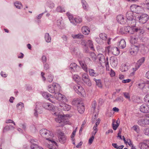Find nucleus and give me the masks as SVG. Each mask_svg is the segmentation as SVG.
<instances>
[{
    "label": "nucleus",
    "mask_w": 149,
    "mask_h": 149,
    "mask_svg": "<svg viewBox=\"0 0 149 149\" xmlns=\"http://www.w3.org/2000/svg\"><path fill=\"white\" fill-rule=\"evenodd\" d=\"M45 39L46 41L47 42H50L51 40V38L50 36L49 35V33H46L45 34Z\"/></svg>",
    "instance_id": "nucleus-33"
},
{
    "label": "nucleus",
    "mask_w": 149,
    "mask_h": 149,
    "mask_svg": "<svg viewBox=\"0 0 149 149\" xmlns=\"http://www.w3.org/2000/svg\"><path fill=\"white\" fill-rule=\"evenodd\" d=\"M31 149H43L35 143H33L32 144H31Z\"/></svg>",
    "instance_id": "nucleus-37"
},
{
    "label": "nucleus",
    "mask_w": 149,
    "mask_h": 149,
    "mask_svg": "<svg viewBox=\"0 0 149 149\" xmlns=\"http://www.w3.org/2000/svg\"><path fill=\"white\" fill-rule=\"evenodd\" d=\"M97 58L101 65H102V64H104L105 62V60L104 56L102 54H99L97 55Z\"/></svg>",
    "instance_id": "nucleus-19"
},
{
    "label": "nucleus",
    "mask_w": 149,
    "mask_h": 149,
    "mask_svg": "<svg viewBox=\"0 0 149 149\" xmlns=\"http://www.w3.org/2000/svg\"><path fill=\"white\" fill-rule=\"evenodd\" d=\"M138 18L140 22L142 24H144L149 19V16L147 14H143L139 16Z\"/></svg>",
    "instance_id": "nucleus-10"
},
{
    "label": "nucleus",
    "mask_w": 149,
    "mask_h": 149,
    "mask_svg": "<svg viewBox=\"0 0 149 149\" xmlns=\"http://www.w3.org/2000/svg\"><path fill=\"white\" fill-rule=\"evenodd\" d=\"M54 88L55 89V93H58L61 90V87L60 85L56 83H54Z\"/></svg>",
    "instance_id": "nucleus-28"
},
{
    "label": "nucleus",
    "mask_w": 149,
    "mask_h": 149,
    "mask_svg": "<svg viewBox=\"0 0 149 149\" xmlns=\"http://www.w3.org/2000/svg\"><path fill=\"white\" fill-rule=\"evenodd\" d=\"M145 121V118H144L143 119H140L138 120V124L140 126L142 127H145L146 125Z\"/></svg>",
    "instance_id": "nucleus-26"
},
{
    "label": "nucleus",
    "mask_w": 149,
    "mask_h": 149,
    "mask_svg": "<svg viewBox=\"0 0 149 149\" xmlns=\"http://www.w3.org/2000/svg\"><path fill=\"white\" fill-rule=\"evenodd\" d=\"M48 100L52 103L57 104H58V102L57 100L53 97L52 96L50 98H48Z\"/></svg>",
    "instance_id": "nucleus-41"
},
{
    "label": "nucleus",
    "mask_w": 149,
    "mask_h": 149,
    "mask_svg": "<svg viewBox=\"0 0 149 149\" xmlns=\"http://www.w3.org/2000/svg\"><path fill=\"white\" fill-rule=\"evenodd\" d=\"M24 107V104L22 102H19L17 105V108L19 110H22Z\"/></svg>",
    "instance_id": "nucleus-43"
},
{
    "label": "nucleus",
    "mask_w": 149,
    "mask_h": 149,
    "mask_svg": "<svg viewBox=\"0 0 149 149\" xmlns=\"http://www.w3.org/2000/svg\"><path fill=\"white\" fill-rule=\"evenodd\" d=\"M42 60L43 63H45L47 61L46 57L45 56H43L42 57Z\"/></svg>",
    "instance_id": "nucleus-64"
},
{
    "label": "nucleus",
    "mask_w": 149,
    "mask_h": 149,
    "mask_svg": "<svg viewBox=\"0 0 149 149\" xmlns=\"http://www.w3.org/2000/svg\"><path fill=\"white\" fill-rule=\"evenodd\" d=\"M6 123H13L14 125H15V123L11 119H9L8 120H7L6 121Z\"/></svg>",
    "instance_id": "nucleus-61"
},
{
    "label": "nucleus",
    "mask_w": 149,
    "mask_h": 149,
    "mask_svg": "<svg viewBox=\"0 0 149 149\" xmlns=\"http://www.w3.org/2000/svg\"><path fill=\"white\" fill-rule=\"evenodd\" d=\"M138 85L139 88L142 89L145 86V83L143 81L138 84Z\"/></svg>",
    "instance_id": "nucleus-44"
},
{
    "label": "nucleus",
    "mask_w": 149,
    "mask_h": 149,
    "mask_svg": "<svg viewBox=\"0 0 149 149\" xmlns=\"http://www.w3.org/2000/svg\"><path fill=\"white\" fill-rule=\"evenodd\" d=\"M123 94L124 96L126 98L128 99L129 100H130V96L129 93L127 92H124L123 93Z\"/></svg>",
    "instance_id": "nucleus-51"
},
{
    "label": "nucleus",
    "mask_w": 149,
    "mask_h": 149,
    "mask_svg": "<svg viewBox=\"0 0 149 149\" xmlns=\"http://www.w3.org/2000/svg\"><path fill=\"white\" fill-rule=\"evenodd\" d=\"M130 9L137 14L141 13L143 11V8L136 5H133L130 6Z\"/></svg>",
    "instance_id": "nucleus-5"
},
{
    "label": "nucleus",
    "mask_w": 149,
    "mask_h": 149,
    "mask_svg": "<svg viewBox=\"0 0 149 149\" xmlns=\"http://www.w3.org/2000/svg\"><path fill=\"white\" fill-rule=\"evenodd\" d=\"M126 17L127 19L130 21H132L135 24L131 25L132 26H134L136 23L135 19V17L134 16V12L131 10V11H128L126 13Z\"/></svg>",
    "instance_id": "nucleus-3"
},
{
    "label": "nucleus",
    "mask_w": 149,
    "mask_h": 149,
    "mask_svg": "<svg viewBox=\"0 0 149 149\" xmlns=\"http://www.w3.org/2000/svg\"><path fill=\"white\" fill-rule=\"evenodd\" d=\"M95 40L98 44L102 45L103 44V42L102 40L100 38L96 37L95 38Z\"/></svg>",
    "instance_id": "nucleus-45"
},
{
    "label": "nucleus",
    "mask_w": 149,
    "mask_h": 149,
    "mask_svg": "<svg viewBox=\"0 0 149 149\" xmlns=\"http://www.w3.org/2000/svg\"><path fill=\"white\" fill-rule=\"evenodd\" d=\"M139 48V45H131L130 47L129 50L130 53L131 55H135L138 51Z\"/></svg>",
    "instance_id": "nucleus-7"
},
{
    "label": "nucleus",
    "mask_w": 149,
    "mask_h": 149,
    "mask_svg": "<svg viewBox=\"0 0 149 149\" xmlns=\"http://www.w3.org/2000/svg\"><path fill=\"white\" fill-rule=\"evenodd\" d=\"M94 139V135H92L91 137L89 139V143H90V144H92Z\"/></svg>",
    "instance_id": "nucleus-62"
},
{
    "label": "nucleus",
    "mask_w": 149,
    "mask_h": 149,
    "mask_svg": "<svg viewBox=\"0 0 149 149\" xmlns=\"http://www.w3.org/2000/svg\"><path fill=\"white\" fill-rule=\"evenodd\" d=\"M69 68L71 72H77L78 71L79 67L76 63H72L70 64Z\"/></svg>",
    "instance_id": "nucleus-16"
},
{
    "label": "nucleus",
    "mask_w": 149,
    "mask_h": 149,
    "mask_svg": "<svg viewBox=\"0 0 149 149\" xmlns=\"http://www.w3.org/2000/svg\"><path fill=\"white\" fill-rule=\"evenodd\" d=\"M48 7L50 8H53L54 7V4L52 2H49L48 3Z\"/></svg>",
    "instance_id": "nucleus-53"
},
{
    "label": "nucleus",
    "mask_w": 149,
    "mask_h": 149,
    "mask_svg": "<svg viewBox=\"0 0 149 149\" xmlns=\"http://www.w3.org/2000/svg\"><path fill=\"white\" fill-rule=\"evenodd\" d=\"M45 109L54 112L55 108L52 104L48 103H44L42 104Z\"/></svg>",
    "instance_id": "nucleus-14"
},
{
    "label": "nucleus",
    "mask_w": 149,
    "mask_h": 149,
    "mask_svg": "<svg viewBox=\"0 0 149 149\" xmlns=\"http://www.w3.org/2000/svg\"><path fill=\"white\" fill-rule=\"evenodd\" d=\"M81 3L83 8L85 10H87L88 5L85 0H81Z\"/></svg>",
    "instance_id": "nucleus-35"
},
{
    "label": "nucleus",
    "mask_w": 149,
    "mask_h": 149,
    "mask_svg": "<svg viewBox=\"0 0 149 149\" xmlns=\"http://www.w3.org/2000/svg\"><path fill=\"white\" fill-rule=\"evenodd\" d=\"M54 96L57 100L61 101L64 103L67 102V100L66 97L59 93H55Z\"/></svg>",
    "instance_id": "nucleus-9"
},
{
    "label": "nucleus",
    "mask_w": 149,
    "mask_h": 149,
    "mask_svg": "<svg viewBox=\"0 0 149 149\" xmlns=\"http://www.w3.org/2000/svg\"><path fill=\"white\" fill-rule=\"evenodd\" d=\"M42 104L39 102H37L36 103V109L34 110V114L35 116L37 117L38 113L41 114L42 112Z\"/></svg>",
    "instance_id": "nucleus-6"
},
{
    "label": "nucleus",
    "mask_w": 149,
    "mask_h": 149,
    "mask_svg": "<svg viewBox=\"0 0 149 149\" xmlns=\"http://www.w3.org/2000/svg\"><path fill=\"white\" fill-rule=\"evenodd\" d=\"M57 25L59 26L60 28L62 29V27L61 26V23L60 20H58L57 21Z\"/></svg>",
    "instance_id": "nucleus-63"
},
{
    "label": "nucleus",
    "mask_w": 149,
    "mask_h": 149,
    "mask_svg": "<svg viewBox=\"0 0 149 149\" xmlns=\"http://www.w3.org/2000/svg\"><path fill=\"white\" fill-rule=\"evenodd\" d=\"M86 43L88 45L91 49L92 50H94V48L93 47V42L92 40H88L86 42Z\"/></svg>",
    "instance_id": "nucleus-36"
},
{
    "label": "nucleus",
    "mask_w": 149,
    "mask_h": 149,
    "mask_svg": "<svg viewBox=\"0 0 149 149\" xmlns=\"http://www.w3.org/2000/svg\"><path fill=\"white\" fill-rule=\"evenodd\" d=\"M147 140H144L143 142L140 143L139 146L141 149H149V146L147 143Z\"/></svg>",
    "instance_id": "nucleus-17"
},
{
    "label": "nucleus",
    "mask_w": 149,
    "mask_h": 149,
    "mask_svg": "<svg viewBox=\"0 0 149 149\" xmlns=\"http://www.w3.org/2000/svg\"><path fill=\"white\" fill-rule=\"evenodd\" d=\"M73 78L75 81H78L79 79V77L78 75L75 74L73 76Z\"/></svg>",
    "instance_id": "nucleus-56"
},
{
    "label": "nucleus",
    "mask_w": 149,
    "mask_h": 149,
    "mask_svg": "<svg viewBox=\"0 0 149 149\" xmlns=\"http://www.w3.org/2000/svg\"><path fill=\"white\" fill-rule=\"evenodd\" d=\"M145 60V58L142 57L137 61L136 65L138 66V68H139L140 67L142 64L144 62Z\"/></svg>",
    "instance_id": "nucleus-32"
},
{
    "label": "nucleus",
    "mask_w": 149,
    "mask_h": 149,
    "mask_svg": "<svg viewBox=\"0 0 149 149\" xmlns=\"http://www.w3.org/2000/svg\"><path fill=\"white\" fill-rule=\"evenodd\" d=\"M77 110L79 113L81 114L83 113L85 110V107L83 103L79 104L77 106Z\"/></svg>",
    "instance_id": "nucleus-22"
},
{
    "label": "nucleus",
    "mask_w": 149,
    "mask_h": 149,
    "mask_svg": "<svg viewBox=\"0 0 149 149\" xmlns=\"http://www.w3.org/2000/svg\"><path fill=\"white\" fill-rule=\"evenodd\" d=\"M145 118V121L146 123V125H149V114L148 115L147 117Z\"/></svg>",
    "instance_id": "nucleus-59"
},
{
    "label": "nucleus",
    "mask_w": 149,
    "mask_h": 149,
    "mask_svg": "<svg viewBox=\"0 0 149 149\" xmlns=\"http://www.w3.org/2000/svg\"><path fill=\"white\" fill-rule=\"evenodd\" d=\"M143 133L146 135L149 136V127L145 128L143 130Z\"/></svg>",
    "instance_id": "nucleus-52"
},
{
    "label": "nucleus",
    "mask_w": 149,
    "mask_h": 149,
    "mask_svg": "<svg viewBox=\"0 0 149 149\" xmlns=\"http://www.w3.org/2000/svg\"><path fill=\"white\" fill-rule=\"evenodd\" d=\"M40 133L42 137L45 138L46 140L49 141L53 145H57V143L56 142L51 139L54 136V135L52 132L46 129H42L40 130Z\"/></svg>",
    "instance_id": "nucleus-1"
},
{
    "label": "nucleus",
    "mask_w": 149,
    "mask_h": 149,
    "mask_svg": "<svg viewBox=\"0 0 149 149\" xmlns=\"http://www.w3.org/2000/svg\"><path fill=\"white\" fill-rule=\"evenodd\" d=\"M118 22L121 24H124L125 23V20L123 16L120 15L117 16L116 18Z\"/></svg>",
    "instance_id": "nucleus-18"
},
{
    "label": "nucleus",
    "mask_w": 149,
    "mask_h": 149,
    "mask_svg": "<svg viewBox=\"0 0 149 149\" xmlns=\"http://www.w3.org/2000/svg\"><path fill=\"white\" fill-rule=\"evenodd\" d=\"M94 80L96 82V85L98 87L100 88H102V84L100 79H97L95 78H94Z\"/></svg>",
    "instance_id": "nucleus-31"
},
{
    "label": "nucleus",
    "mask_w": 149,
    "mask_h": 149,
    "mask_svg": "<svg viewBox=\"0 0 149 149\" xmlns=\"http://www.w3.org/2000/svg\"><path fill=\"white\" fill-rule=\"evenodd\" d=\"M79 63L83 70L86 72H88V68L87 65L83 61H79Z\"/></svg>",
    "instance_id": "nucleus-25"
},
{
    "label": "nucleus",
    "mask_w": 149,
    "mask_h": 149,
    "mask_svg": "<svg viewBox=\"0 0 149 149\" xmlns=\"http://www.w3.org/2000/svg\"><path fill=\"white\" fill-rule=\"evenodd\" d=\"M117 45L119 48L123 49L126 47V42L123 39L120 40V41L117 43Z\"/></svg>",
    "instance_id": "nucleus-20"
},
{
    "label": "nucleus",
    "mask_w": 149,
    "mask_h": 149,
    "mask_svg": "<svg viewBox=\"0 0 149 149\" xmlns=\"http://www.w3.org/2000/svg\"><path fill=\"white\" fill-rule=\"evenodd\" d=\"M130 42L132 44L136 43L138 40V38L136 36H131L130 37Z\"/></svg>",
    "instance_id": "nucleus-30"
},
{
    "label": "nucleus",
    "mask_w": 149,
    "mask_h": 149,
    "mask_svg": "<svg viewBox=\"0 0 149 149\" xmlns=\"http://www.w3.org/2000/svg\"><path fill=\"white\" fill-rule=\"evenodd\" d=\"M82 79L84 82L88 86L91 85V82L88 75L86 74H84L82 75Z\"/></svg>",
    "instance_id": "nucleus-13"
},
{
    "label": "nucleus",
    "mask_w": 149,
    "mask_h": 149,
    "mask_svg": "<svg viewBox=\"0 0 149 149\" xmlns=\"http://www.w3.org/2000/svg\"><path fill=\"white\" fill-rule=\"evenodd\" d=\"M72 36L74 38H83L84 36L80 34H78L76 35H72Z\"/></svg>",
    "instance_id": "nucleus-42"
},
{
    "label": "nucleus",
    "mask_w": 149,
    "mask_h": 149,
    "mask_svg": "<svg viewBox=\"0 0 149 149\" xmlns=\"http://www.w3.org/2000/svg\"><path fill=\"white\" fill-rule=\"evenodd\" d=\"M58 104L61 109L65 111H68L70 109V106L65 103L60 102Z\"/></svg>",
    "instance_id": "nucleus-15"
},
{
    "label": "nucleus",
    "mask_w": 149,
    "mask_h": 149,
    "mask_svg": "<svg viewBox=\"0 0 149 149\" xmlns=\"http://www.w3.org/2000/svg\"><path fill=\"white\" fill-rule=\"evenodd\" d=\"M54 83L52 85H50L48 86V91L52 93H55V89L54 88Z\"/></svg>",
    "instance_id": "nucleus-27"
},
{
    "label": "nucleus",
    "mask_w": 149,
    "mask_h": 149,
    "mask_svg": "<svg viewBox=\"0 0 149 149\" xmlns=\"http://www.w3.org/2000/svg\"><path fill=\"white\" fill-rule=\"evenodd\" d=\"M97 116L96 114L92 116L91 120V122L92 123H94L95 122V121L97 120Z\"/></svg>",
    "instance_id": "nucleus-50"
},
{
    "label": "nucleus",
    "mask_w": 149,
    "mask_h": 149,
    "mask_svg": "<svg viewBox=\"0 0 149 149\" xmlns=\"http://www.w3.org/2000/svg\"><path fill=\"white\" fill-rule=\"evenodd\" d=\"M82 21V19L80 18H76L74 19V22L76 24L77 23H79L81 22Z\"/></svg>",
    "instance_id": "nucleus-47"
},
{
    "label": "nucleus",
    "mask_w": 149,
    "mask_h": 149,
    "mask_svg": "<svg viewBox=\"0 0 149 149\" xmlns=\"http://www.w3.org/2000/svg\"><path fill=\"white\" fill-rule=\"evenodd\" d=\"M88 71L89 75L91 76L96 77L98 75V74L95 72V71L93 69H89Z\"/></svg>",
    "instance_id": "nucleus-29"
},
{
    "label": "nucleus",
    "mask_w": 149,
    "mask_h": 149,
    "mask_svg": "<svg viewBox=\"0 0 149 149\" xmlns=\"http://www.w3.org/2000/svg\"><path fill=\"white\" fill-rule=\"evenodd\" d=\"M14 4L16 7L18 9H20L22 7V5L21 3L19 2L15 3Z\"/></svg>",
    "instance_id": "nucleus-46"
},
{
    "label": "nucleus",
    "mask_w": 149,
    "mask_h": 149,
    "mask_svg": "<svg viewBox=\"0 0 149 149\" xmlns=\"http://www.w3.org/2000/svg\"><path fill=\"white\" fill-rule=\"evenodd\" d=\"M114 122H113L112 123V126L113 130H115L117 129L119 125H118V124L117 125V124H114Z\"/></svg>",
    "instance_id": "nucleus-55"
},
{
    "label": "nucleus",
    "mask_w": 149,
    "mask_h": 149,
    "mask_svg": "<svg viewBox=\"0 0 149 149\" xmlns=\"http://www.w3.org/2000/svg\"><path fill=\"white\" fill-rule=\"evenodd\" d=\"M115 61L116 59L114 57H111L110 58V63L112 65L114 66L116 65V64H115Z\"/></svg>",
    "instance_id": "nucleus-40"
},
{
    "label": "nucleus",
    "mask_w": 149,
    "mask_h": 149,
    "mask_svg": "<svg viewBox=\"0 0 149 149\" xmlns=\"http://www.w3.org/2000/svg\"><path fill=\"white\" fill-rule=\"evenodd\" d=\"M66 15L68 17V18L70 22L74 25H76V24L74 22V19L73 18V16L69 12H68L67 13Z\"/></svg>",
    "instance_id": "nucleus-24"
},
{
    "label": "nucleus",
    "mask_w": 149,
    "mask_h": 149,
    "mask_svg": "<svg viewBox=\"0 0 149 149\" xmlns=\"http://www.w3.org/2000/svg\"><path fill=\"white\" fill-rule=\"evenodd\" d=\"M74 88L76 92L80 95H82L84 93V90L80 85H75Z\"/></svg>",
    "instance_id": "nucleus-11"
},
{
    "label": "nucleus",
    "mask_w": 149,
    "mask_h": 149,
    "mask_svg": "<svg viewBox=\"0 0 149 149\" xmlns=\"http://www.w3.org/2000/svg\"><path fill=\"white\" fill-rule=\"evenodd\" d=\"M144 100L146 102L149 103V94L145 96Z\"/></svg>",
    "instance_id": "nucleus-57"
},
{
    "label": "nucleus",
    "mask_w": 149,
    "mask_h": 149,
    "mask_svg": "<svg viewBox=\"0 0 149 149\" xmlns=\"http://www.w3.org/2000/svg\"><path fill=\"white\" fill-rule=\"evenodd\" d=\"M42 95L44 98L47 100H48V98L52 96V95L50 94L45 92H43Z\"/></svg>",
    "instance_id": "nucleus-38"
},
{
    "label": "nucleus",
    "mask_w": 149,
    "mask_h": 149,
    "mask_svg": "<svg viewBox=\"0 0 149 149\" xmlns=\"http://www.w3.org/2000/svg\"><path fill=\"white\" fill-rule=\"evenodd\" d=\"M14 129L15 127L11 125H7L4 127L3 132L8 131L11 130H14Z\"/></svg>",
    "instance_id": "nucleus-34"
},
{
    "label": "nucleus",
    "mask_w": 149,
    "mask_h": 149,
    "mask_svg": "<svg viewBox=\"0 0 149 149\" xmlns=\"http://www.w3.org/2000/svg\"><path fill=\"white\" fill-rule=\"evenodd\" d=\"M81 30L82 33L86 35H88L90 32L89 28L88 26H84L82 27Z\"/></svg>",
    "instance_id": "nucleus-23"
},
{
    "label": "nucleus",
    "mask_w": 149,
    "mask_h": 149,
    "mask_svg": "<svg viewBox=\"0 0 149 149\" xmlns=\"http://www.w3.org/2000/svg\"><path fill=\"white\" fill-rule=\"evenodd\" d=\"M110 51L112 54L114 55L117 56L120 53L119 49L115 47H113L111 48Z\"/></svg>",
    "instance_id": "nucleus-21"
},
{
    "label": "nucleus",
    "mask_w": 149,
    "mask_h": 149,
    "mask_svg": "<svg viewBox=\"0 0 149 149\" xmlns=\"http://www.w3.org/2000/svg\"><path fill=\"white\" fill-rule=\"evenodd\" d=\"M99 37L103 40H106L107 39V36L104 33H102L100 34Z\"/></svg>",
    "instance_id": "nucleus-39"
},
{
    "label": "nucleus",
    "mask_w": 149,
    "mask_h": 149,
    "mask_svg": "<svg viewBox=\"0 0 149 149\" xmlns=\"http://www.w3.org/2000/svg\"><path fill=\"white\" fill-rule=\"evenodd\" d=\"M123 98L122 97H117L114 100V102H123Z\"/></svg>",
    "instance_id": "nucleus-54"
},
{
    "label": "nucleus",
    "mask_w": 149,
    "mask_h": 149,
    "mask_svg": "<svg viewBox=\"0 0 149 149\" xmlns=\"http://www.w3.org/2000/svg\"><path fill=\"white\" fill-rule=\"evenodd\" d=\"M54 114L56 116H58V117L57 118H55V120L56 122L59 123H65L66 122H67L66 120L64 115H62L60 114V112L58 111L55 112L54 113Z\"/></svg>",
    "instance_id": "nucleus-2"
},
{
    "label": "nucleus",
    "mask_w": 149,
    "mask_h": 149,
    "mask_svg": "<svg viewBox=\"0 0 149 149\" xmlns=\"http://www.w3.org/2000/svg\"><path fill=\"white\" fill-rule=\"evenodd\" d=\"M141 30L140 27H130V26H126L124 28V30L125 32L132 34H133L134 32H141Z\"/></svg>",
    "instance_id": "nucleus-4"
},
{
    "label": "nucleus",
    "mask_w": 149,
    "mask_h": 149,
    "mask_svg": "<svg viewBox=\"0 0 149 149\" xmlns=\"http://www.w3.org/2000/svg\"><path fill=\"white\" fill-rule=\"evenodd\" d=\"M44 69L47 70L49 68V65L47 63H44Z\"/></svg>",
    "instance_id": "nucleus-60"
},
{
    "label": "nucleus",
    "mask_w": 149,
    "mask_h": 149,
    "mask_svg": "<svg viewBox=\"0 0 149 149\" xmlns=\"http://www.w3.org/2000/svg\"><path fill=\"white\" fill-rule=\"evenodd\" d=\"M57 10L58 12H65V11L63 8H62L61 6L58 7L57 8Z\"/></svg>",
    "instance_id": "nucleus-48"
},
{
    "label": "nucleus",
    "mask_w": 149,
    "mask_h": 149,
    "mask_svg": "<svg viewBox=\"0 0 149 149\" xmlns=\"http://www.w3.org/2000/svg\"><path fill=\"white\" fill-rule=\"evenodd\" d=\"M53 78V75L50 74L48 76V78H47V80L49 82H51L52 81Z\"/></svg>",
    "instance_id": "nucleus-58"
},
{
    "label": "nucleus",
    "mask_w": 149,
    "mask_h": 149,
    "mask_svg": "<svg viewBox=\"0 0 149 149\" xmlns=\"http://www.w3.org/2000/svg\"><path fill=\"white\" fill-rule=\"evenodd\" d=\"M141 112L144 113H149V105L147 104H143L141 105L139 108Z\"/></svg>",
    "instance_id": "nucleus-12"
},
{
    "label": "nucleus",
    "mask_w": 149,
    "mask_h": 149,
    "mask_svg": "<svg viewBox=\"0 0 149 149\" xmlns=\"http://www.w3.org/2000/svg\"><path fill=\"white\" fill-rule=\"evenodd\" d=\"M97 102L95 101H94L93 102L92 105V109L94 111H95L96 107L97 106Z\"/></svg>",
    "instance_id": "nucleus-49"
},
{
    "label": "nucleus",
    "mask_w": 149,
    "mask_h": 149,
    "mask_svg": "<svg viewBox=\"0 0 149 149\" xmlns=\"http://www.w3.org/2000/svg\"><path fill=\"white\" fill-rule=\"evenodd\" d=\"M58 133L59 141L61 143H64L66 142V139L65 134L59 130H58Z\"/></svg>",
    "instance_id": "nucleus-8"
}]
</instances>
